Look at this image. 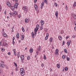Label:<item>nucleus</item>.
<instances>
[{"label": "nucleus", "mask_w": 76, "mask_h": 76, "mask_svg": "<svg viewBox=\"0 0 76 76\" xmlns=\"http://www.w3.org/2000/svg\"><path fill=\"white\" fill-rule=\"evenodd\" d=\"M15 71H17L18 70V68H15Z\"/></svg>", "instance_id": "nucleus-50"}, {"label": "nucleus", "mask_w": 76, "mask_h": 76, "mask_svg": "<svg viewBox=\"0 0 76 76\" xmlns=\"http://www.w3.org/2000/svg\"><path fill=\"white\" fill-rule=\"evenodd\" d=\"M2 8H1V6H0V12H1V9H2Z\"/></svg>", "instance_id": "nucleus-44"}, {"label": "nucleus", "mask_w": 76, "mask_h": 76, "mask_svg": "<svg viewBox=\"0 0 76 76\" xmlns=\"http://www.w3.org/2000/svg\"><path fill=\"white\" fill-rule=\"evenodd\" d=\"M16 37L17 38H19V33H17V35L16 36Z\"/></svg>", "instance_id": "nucleus-21"}, {"label": "nucleus", "mask_w": 76, "mask_h": 76, "mask_svg": "<svg viewBox=\"0 0 76 76\" xmlns=\"http://www.w3.org/2000/svg\"><path fill=\"white\" fill-rule=\"evenodd\" d=\"M76 2H75L74 3V4L73 5V7H76Z\"/></svg>", "instance_id": "nucleus-19"}, {"label": "nucleus", "mask_w": 76, "mask_h": 76, "mask_svg": "<svg viewBox=\"0 0 76 76\" xmlns=\"http://www.w3.org/2000/svg\"><path fill=\"white\" fill-rule=\"evenodd\" d=\"M67 49H64V52H65V53H67Z\"/></svg>", "instance_id": "nucleus-34"}, {"label": "nucleus", "mask_w": 76, "mask_h": 76, "mask_svg": "<svg viewBox=\"0 0 76 76\" xmlns=\"http://www.w3.org/2000/svg\"><path fill=\"white\" fill-rule=\"evenodd\" d=\"M58 49H56V50L55 51V54H56V55H57V54H58Z\"/></svg>", "instance_id": "nucleus-13"}, {"label": "nucleus", "mask_w": 76, "mask_h": 76, "mask_svg": "<svg viewBox=\"0 0 76 76\" xmlns=\"http://www.w3.org/2000/svg\"><path fill=\"white\" fill-rule=\"evenodd\" d=\"M72 16L74 19H76V15L75 14H72Z\"/></svg>", "instance_id": "nucleus-12"}, {"label": "nucleus", "mask_w": 76, "mask_h": 76, "mask_svg": "<svg viewBox=\"0 0 76 76\" xmlns=\"http://www.w3.org/2000/svg\"><path fill=\"white\" fill-rule=\"evenodd\" d=\"M41 66H42V67H44V64L43 63H42L41 65Z\"/></svg>", "instance_id": "nucleus-37"}, {"label": "nucleus", "mask_w": 76, "mask_h": 76, "mask_svg": "<svg viewBox=\"0 0 76 76\" xmlns=\"http://www.w3.org/2000/svg\"><path fill=\"white\" fill-rule=\"evenodd\" d=\"M38 30V29L35 28L34 30V32H37V31Z\"/></svg>", "instance_id": "nucleus-32"}, {"label": "nucleus", "mask_w": 76, "mask_h": 76, "mask_svg": "<svg viewBox=\"0 0 76 76\" xmlns=\"http://www.w3.org/2000/svg\"><path fill=\"white\" fill-rule=\"evenodd\" d=\"M13 16H15L16 15H18V12L16 11L12 12L11 14Z\"/></svg>", "instance_id": "nucleus-3"}, {"label": "nucleus", "mask_w": 76, "mask_h": 76, "mask_svg": "<svg viewBox=\"0 0 76 76\" xmlns=\"http://www.w3.org/2000/svg\"><path fill=\"white\" fill-rule=\"evenodd\" d=\"M18 55L19 56H20V53L19 52H18Z\"/></svg>", "instance_id": "nucleus-55"}, {"label": "nucleus", "mask_w": 76, "mask_h": 76, "mask_svg": "<svg viewBox=\"0 0 76 76\" xmlns=\"http://www.w3.org/2000/svg\"><path fill=\"white\" fill-rule=\"evenodd\" d=\"M20 73L21 76H24L25 75V71H24V69L23 68H20Z\"/></svg>", "instance_id": "nucleus-2"}, {"label": "nucleus", "mask_w": 76, "mask_h": 76, "mask_svg": "<svg viewBox=\"0 0 76 76\" xmlns=\"http://www.w3.org/2000/svg\"><path fill=\"white\" fill-rule=\"evenodd\" d=\"M12 44H13L14 45V44H15V42H14V41H13Z\"/></svg>", "instance_id": "nucleus-57"}, {"label": "nucleus", "mask_w": 76, "mask_h": 76, "mask_svg": "<svg viewBox=\"0 0 76 76\" xmlns=\"http://www.w3.org/2000/svg\"><path fill=\"white\" fill-rule=\"evenodd\" d=\"M34 7L36 10H38V6L36 4H34Z\"/></svg>", "instance_id": "nucleus-5"}, {"label": "nucleus", "mask_w": 76, "mask_h": 76, "mask_svg": "<svg viewBox=\"0 0 76 76\" xmlns=\"http://www.w3.org/2000/svg\"><path fill=\"white\" fill-rule=\"evenodd\" d=\"M43 58H44L45 60H46V59H47V58H46V56H45V55H44Z\"/></svg>", "instance_id": "nucleus-31"}, {"label": "nucleus", "mask_w": 76, "mask_h": 76, "mask_svg": "<svg viewBox=\"0 0 76 76\" xmlns=\"http://www.w3.org/2000/svg\"><path fill=\"white\" fill-rule=\"evenodd\" d=\"M66 60H67V61H70V58H69V57H67L66 58Z\"/></svg>", "instance_id": "nucleus-38"}, {"label": "nucleus", "mask_w": 76, "mask_h": 76, "mask_svg": "<svg viewBox=\"0 0 76 76\" xmlns=\"http://www.w3.org/2000/svg\"><path fill=\"white\" fill-rule=\"evenodd\" d=\"M0 66L2 67H5V65L4 64H0Z\"/></svg>", "instance_id": "nucleus-14"}, {"label": "nucleus", "mask_w": 76, "mask_h": 76, "mask_svg": "<svg viewBox=\"0 0 76 76\" xmlns=\"http://www.w3.org/2000/svg\"><path fill=\"white\" fill-rule=\"evenodd\" d=\"M34 35H35L34 34H32L31 35V36L33 38H34Z\"/></svg>", "instance_id": "nucleus-42"}, {"label": "nucleus", "mask_w": 76, "mask_h": 76, "mask_svg": "<svg viewBox=\"0 0 76 76\" xmlns=\"http://www.w3.org/2000/svg\"><path fill=\"white\" fill-rule=\"evenodd\" d=\"M3 46H4V47H6V45H7V44H6V43L5 42H3Z\"/></svg>", "instance_id": "nucleus-15"}, {"label": "nucleus", "mask_w": 76, "mask_h": 76, "mask_svg": "<svg viewBox=\"0 0 76 76\" xmlns=\"http://www.w3.org/2000/svg\"><path fill=\"white\" fill-rule=\"evenodd\" d=\"M42 29H43V26H40V29L41 30H42Z\"/></svg>", "instance_id": "nucleus-23"}, {"label": "nucleus", "mask_w": 76, "mask_h": 76, "mask_svg": "<svg viewBox=\"0 0 76 76\" xmlns=\"http://www.w3.org/2000/svg\"><path fill=\"white\" fill-rule=\"evenodd\" d=\"M38 52L37 51L36 52V54H37V55H38Z\"/></svg>", "instance_id": "nucleus-63"}, {"label": "nucleus", "mask_w": 76, "mask_h": 76, "mask_svg": "<svg viewBox=\"0 0 76 76\" xmlns=\"http://www.w3.org/2000/svg\"><path fill=\"white\" fill-rule=\"evenodd\" d=\"M65 42H64V41H63V43H62V45H64Z\"/></svg>", "instance_id": "nucleus-45"}, {"label": "nucleus", "mask_w": 76, "mask_h": 76, "mask_svg": "<svg viewBox=\"0 0 76 76\" xmlns=\"http://www.w3.org/2000/svg\"><path fill=\"white\" fill-rule=\"evenodd\" d=\"M20 57V55H18V58H19Z\"/></svg>", "instance_id": "nucleus-61"}, {"label": "nucleus", "mask_w": 76, "mask_h": 76, "mask_svg": "<svg viewBox=\"0 0 76 76\" xmlns=\"http://www.w3.org/2000/svg\"><path fill=\"white\" fill-rule=\"evenodd\" d=\"M74 29L75 31H76V27H75L74 28Z\"/></svg>", "instance_id": "nucleus-60"}, {"label": "nucleus", "mask_w": 76, "mask_h": 76, "mask_svg": "<svg viewBox=\"0 0 76 76\" xmlns=\"http://www.w3.org/2000/svg\"><path fill=\"white\" fill-rule=\"evenodd\" d=\"M14 27H13L12 28V29L11 31L12 32H14V30H13V29H14Z\"/></svg>", "instance_id": "nucleus-27"}, {"label": "nucleus", "mask_w": 76, "mask_h": 76, "mask_svg": "<svg viewBox=\"0 0 76 76\" xmlns=\"http://www.w3.org/2000/svg\"><path fill=\"white\" fill-rule=\"evenodd\" d=\"M18 0H15L16 3H17V2H18Z\"/></svg>", "instance_id": "nucleus-62"}, {"label": "nucleus", "mask_w": 76, "mask_h": 76, "mask_svg": "<svg viewBox=\"0 0 76 76\" xmlns=\"http://www.w3.org/2000/svg\"><path fill=\"white\" fill-rule=\"evenodd\" d=\"M65 9H66V10H68V7H67V6L66 5Z\"/></svg>", "instance_id": "nucleus-25"}, {"label": "nucleus", "mask_w": 76, "mask_h": 76, "mask_svg": "<svg viewBox=\"0 0 76 76\" xmlns=\"http://www.w3.org/2000/svg\"><path fill=\"white\" fill-rule=\"evenodd\" d=\"M3 35L4 37H7V34L5 33H3Z\"/></svg>", "instance_id": "nucleus-16"}, {"label": "nucleus", "mask_w": 76, "mask_h": 76, "mask_svg": "<svg viewBox=\"0 0 76 76\" xmlns=\"http://www.w3.org/2000/svg\"><path fill=\"white\" fill-rule=\"evenodd\" d=\"M23 9L24 10H25V11H27L28 9H27V7H24L23 8Z\"/></svg>", "instance_id": "nucleus-8"}, {"label": "nucleus", "mask_w": 76, "mask_h": 76, "mask_svg": "<svg viewBox=\"0 0 76 76\" xmlns=\"http://www.w3.org/2000/svg\"><path fill=\"white\" fill-rule=\"evenodd\" d=\"M54 5L55 6H56V7H57V3H55L54 4Z\"/></svg>", "instance_id": "nucleus-41"}, {"label": "nucleus", "mask_w": 76, "mask_h": 76, "mask_svg": "<svg viewBox=\"0 0 76 76\" xmlns=\"http://www.w3.org/2000/svg\"><path fill=\"white\" fill-rule=\"evenodd\" d=\"M33 49L32 48H31L29 50V51L30 52V53H32V52H33Z\"/></svg>", "instance_id": "nucleus-17"}, {"label": "nucleus", "mask_w": 76, "mask_h": 76, "mask_svg": "<svg viewBox=\"0 0 76 76\" xmlns=\"http://www.w3.org/2000/svg\"><path fill=\"white\" fill-rule=\"evenodd\" d=\"M0 45H1H1H2V42H0Z\"/></svg>", "instance_id": "nucleus-48"}, {"label": "nucleus", "mask_w": 76, "mask_h": 76, "mask_svg": "<svg viewBox=\"0 0 76 76\" xmlns=\"http://www.w3.org/2000/svg\"><path fill=\"white\" fill-rule=\"evenodd\" d=\"M47 31H48V29H45V31H46V32H47Z\"/></svg>", "instance_id": "nucleus-56"}, {"label": "nucleus", "mask_w": 76, "mask_h": 76, "mask_svg": "<svg viewBox=\"0 0 76 76\" xmlns=\"http://www.w3.org/2000/svg\"><path fill=\"white\" fill-rule=\"evenodd\" d=\"M40 23H41V26H43V25H44V22L43 21L41 20L40 21Z\"/></svg>", "instance_id": "nucleus-10"}, {"label": "nucleus", "mask_w": 76, "mask_h": 76, "mask_svg": "<svg viewBox=\"0 0 76 76\" xmlns=\"http://www.w3.org/2000/svg\"><path fill=\"white\" fill-rule=\"evenodd\" d=\"M34 3H37V0H34Z\"/></svg>", "instance_id": "nucleus-51"}, {"label": "nucleus", "mask_w": 76, "mask_h": 76, "mask_svg": "<svg viewBox=\"0 0 76 76\" xmlns=\"http://www.w3.org/2000/svg\"><path fill=\"white\" fill-rule=\"evenodd\" d=\"M21 59V61L22 63H23L24 61H23L24 59V56L22 55L20 56Z\"/></svg>", "instance_id": "nucleus-4"}, {"label": "nucleus", "mask_w": 76, "mask_h": 76, "mask_svg": "<svg viewBox=\"0 0 76 76\" xmlns=\"http://www.w3.org/2000/svg\"><path fill=\"white\" fill-rule=\"evenodd\" d=\"M56 66L58 68H60V64H57L56 65Z\"/></svg>", "instance_id": "nucleus-26"}, {"label": "nucleus", "mask_w": 76, "mask_h": 76, "mask_svg": "<svg viewBox=\"0 0 76 76\" xmlns=\"http://www.w3.org/2000/svg\"><path fill=\"white\" fill-rule=\"evenodd\" d=\"M41 46H39V48H38V49H37V50H38V51H40V50H41Z\"/></svg>", "instance_id": "nucleus-29"}, {"label": "nucleus", "mask_w": 76, "mask_h": 76, "mask_svg": "<svg viewBox=\"0 0 76 76\" xmlns=\"http://www.w3.org/2000/svg\"><path fill=\"white\" fill-rule=\"evenodd\" d=\"M69 38V36H67L66 37V39H67V38Z\"/></svg>", "instance_id": "nucleus-59"}, {"label": "nucleus", "mask_w": 76, "mask_h": 76, "mask_svg": "<svg viewBox=\"0 0 76 76\" xmlns=\"http://www.w3.org/2000/svg\"><path fill=\"white\" fill-rule=\"evenodd\" d=\"M15 56H16V52H14Z\"/></svg>", "instance_id": "nucleus-64"}, {"label": "nucleus", "mask_w": 76, "mask_h": 76, "mask_svg": "<svg viewBox=\"0 0 76 76\" xmlns=\"http://www.w3.org/2000/svg\"><path fill=\"white\" fill-rule=\"evenodd\" d=\"M65 56L64 55H63L62 56V58H63V59H64L65 58Z\"/></svg>", "instance_id": "nucleus-46"}, {"label": "nucleus", "mask_w": 76, "mask_h": 76, "mask_svg": "<svg viewBox=\"0 0 76 76\" xmlns=\"http://www.w3.org/2000/svg\"><path fill=\"white\" fill-rule=\"evenodd\" d=\"M14 64L15 67H17V64H16V63L15 62H14Z\"/></svg>", "instance_id": "nucleus-43"}, {"label": "nucleus", "mask_w": 76, "mask_h": 76, "mask_svg": "<svg viewBox=\"0 0 76 76\" xmlns=\"http://www.w3.org/2000/svg\"><path fill=\"white\" fill-rule=\"evenodd\" d=\"M14 53H16V50H15V49H14L13 50Z\"/></svg>", "instance_id": "nucleus-49"}, {"label": "nucleus", "mask_w": 76, "mask_h": 76, "mask_svg": "<svg viewBox=\"0 0 76 76\" xmlns=\"http://www.w3.org/2000/svg\"><path fill=\"white\" fill-rule=\"evenodd\" d=\"M65 71H67L68 70V68L67 67H66L65 68Z\"/></svg>", "instance_id": "nucleus-33"}, {"label": "nucleus", "mask_w": 76, "mask_h": 76, "mask_svg": "<svg viewBox=\"0 0 76 76\" xmlns=\"http://www.w3.org/2000/svg\"><path fill=\"white\" fill-rule=\"evenodd\" d=\"M70 42H67V44L68 46H69V45H70Z\"/></svg>", "instance_id": "nucleus-30"}, {"label": "nucleus", "mask_w": 76, "mask_h": 76, "mask_svg": "<svg viewBox=\"0 0 76 76\" xmlns=\"http://www.w3.org/2000/svg\"><path fill=\"white\" fill-rule=\"evenodd\" d=\"M44 2L43 1L42 3L41 4V6H40L41 9H42V7H44Z\"/></svg>", "instance_id": "nucleus-6"}, {"label": "nucleus", "mask_w": 76, "mask_h": 76, "mask_svg": "<svg viewBox=\"0 0 76 76\" xmlns=\"http://www.w3.org/2000/svg\"><path fill=\"white\" fill-rule=\"evenodd\" d=\"M15 37H13V38L12 39V41H14V40H15Z\"/></svg>", "instance_id": "nucleus-47"}, {"label": "nucleus", "mask_w": 76, "mask_h": 76, "mask_svg": "<svg viewBox=\"0 0 76 76\" xmlns=\"http://www.w3.org/2000/svg\"><path fill=\"white\" fill-rule=\"evenodd\" d=\"M49 36V34L48 33H47V36H46L45 38V40H47V39H48V38Z\"/></svg>", "instance_id": "nucleus-9"}, {"label": "nucleus", "mask_w": 76, "mask_h": 76, "mask_svg": "<svg viewBox=\"0 0 76 76\" xmlns=\"http://www.w3.org/2000/svg\"><path fill=\"white\" fill-rule=\"evenodd\" d=\"M27 60H30V57L29 56H28L27 57Z\"/></svg>", "instance_id": "nucleus-36"}, {"label": "nucleus", "mask_w": 76, "mask_h": 76, "mask_svg": "<svg viewBox=\"0 0 76 76\" xmlns=\"http://www.w3.org/2000/svg\"><path fill=\"white\" fill-rule=\"evenodd\" d=\"M52 70H53V69H52L51 68H50V72H51V71H52Z\"/></svg>", "instance_id": "nucleus-58"}, {"label": "nucleus", "mask_w": 76, "mask_h": 76, "mask_svg": "<svg viewBox=\"0 0 76 76\" xmlns=\"http://www.w3.org/2000/svg\"><path fill=\"white\" fill-rule=\"evenodd\" d=\"M55 15L56 16L57 18H58V11H57L56 12Z\"/></svg>", "instance_id": "nucleus-7"}, {"label": "nucleus", "mask_w": 76, "mask_h": 76, "mask_svg": "<svg viewBox=\"0 0 76 76\" xmlns=\"http://www.w3.org/2000/svg\"><path fill=\"white\" fill-rule=\"evenodd\" d=\"M72 37L74 38H75V37H76V36L73 35L72 36Z\"/></svg>", "instance_id": "nucleus-53"}, {"label": "nucleus", "mask_w": 76, "mask_h": 76, "mask_svg": "<svg viewBox=\"0 0 76 76\" xmlns=\"http://www.w3.org/2000/svg\"><path fill=\"white\" fill-rule=\"evenodd\" d=\"M28 19L26 18L25 19V22H26V23H28Z\"/></svg>", "instance_id": "nucleus-22"}, {"label": "nucleus", "mask_w": 76, "mask_h": 76, "mask_svg": "<svg viewBox=\"0 0 76 76\" xmlns=\"http://www.w3.org/2000/svg\"><path fill=\"white\" fill-rule=\"evenodd\" d=\"M1 50H2V52H4V51H5V49H4V48H1Z\"/></svg>", "instance_id": "nucleus-20"}, {"label": "nucleus", "mask_w": 76, "mask_h": 76, "mask_svg": "<svg viewBox=\"0 0 76 76\" xmlns=\"http://www.w3.org/2000/svg\"><path fill=\"white\" fill-rule=\"evenodd\" d=\"M50 42H52L53 41V39H52V38H50Z\"/></svg>", "instance_id": "nucleus-40"}, {"label": "nucleus", "mask_w": 76, "mask_h": 76, "mask_svg": "<svg viewBox=\"0 0 76 76\" xmlns=\"http://www.w3.org/2000/svg\"><path fill=\"white\" fill-rule=\"evenodd\" d=\"M58 38L59 40H61V37L60 36H59L58 37Z\"/></svg>", "instance_id": "nucleus-24"}, {"label": "nucleus", "mask_w": 76, "mask_h": 76, "mask_svg": "<svg viewBox=\"0 0 76 76\" xmlns=\"http://www.w3.org/2000/svg\"><path fill=\"white\" fill-rule=\"evenodd\" d=\"M36 28V29H38V28H39V25H37L36 26V28Z\"/></svg>", "instance_id": "nucleus-28"}, {"label": "nucleus", "mask_w": 76, "mask_h": 76, "mask_svg": "<svg viewBox=\"0 0 76 76\" xmlns=\"http://www.w3.org/2000/svg\"><path fill=\"white\" fill-rule=\"evenodd\" d=\"M18 4H19L18 3H15V4L14 7L12 6L11 7V9H12V10H14V9H15V8H16V9H17V8H18Z\"/></svg>", "instance_id": "nucleus-1"}, {"label": "nucleus", "mask_w": 76, "mask_h": 76, "mask_svg": "<svg viewBox=\"0 0 76 76\" xmlns=\"http://www.w3.org/2000/svg\"><path fill=\"white\" fill-rule=\"evenodd\" d=\"M7 5L8 7H10L11 6V4H10V3L9 2H7Z\"/></svg>", "instance_id": "nucleus-11"}, {"label": "nucleus", "mask_w": 76, "mask_h": 76, "mask_svg": "<svg viewBox=\"0 0 76 76\" xmlns=\"http://www.w3.org/2000/svg\"><path fill=\"white\" fill-rule=\"evenodd\" d=\"M44 2H45V3H46V4H48L47 0H44Z\"/></svg>", "instance_id": "nucleus-35"}, {"label": "nucleus", "mask_w": 76, "mask_h": 76, "mask_svg": "<svg viewBox=\"0 0 76 76\" xmlns=\"http://www.w3.org/2000/svg\"><path fill=\"white\" fill-rule=\"evenodd\" d=\"M21 16V15H19L18 16V17L20 18V17Z\"/></svg>", "instance_id": "nucleus-54"}, {"label": "nucleus", "mask_w": 76, "mask_h": 76, "mask_svg": "<svg viewBox=\"0 0 76 76\" xmlns=\"http://www.w3.org/2000/svg\"><path fill=\"white\" fill-rule=\"evenodd\" d=\"M8 55H9V56H10V52H8Z\"/></svg>", "instance_id": "nucleus-52"}, {"label": "nucleus", "mask_w": 76, "mask_h": 76, "mask_svg": "<svg viewBox=\"0 0 76 76\" xmlns=\"http://www.w3.org/2000/svg\"><path fill=\"white\" fill-rule=\"evenodd\" d=\"M24 36L23 35H21V40H22V41H23V40H24Z\"/></svg>", "instance_id": "nucleus-18"}, {"label": "nucleus", "mask_w": 76, "mask_h": 76, "mask_svg": "<svg viewBox=\"0 0 76 76\" xmlns=\"http://www.w3.org/2000/svg\"><path fill=\"white\" fill-rule=\"evenodd\" d=\"M22 31L23 32H24L25 31V30L24 29V28H23V27H22Z\"/></svg>", "instance_id": "nucleus-39"}]
</instances>
